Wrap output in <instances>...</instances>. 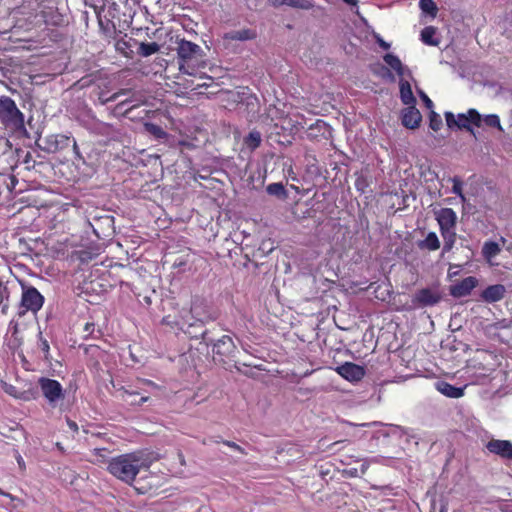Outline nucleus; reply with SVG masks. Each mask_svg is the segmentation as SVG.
<instances>
[{
  "mask_svg": "<svg viewBox=\"0 0 512 512\" xmlns=\"http://www.w3.org/2000/svg\"><path fill=\"white\" fill-rule=\"evenodd\" d=\"M89 129L95 134L103 135V136H107V137L112 136V134L114 132L112 125L102 122V121H93V123L91 124Z\"/></svg>",
  "mask_w": 512,
  "mask_h": 512,
  "instance_id": "obj_25",
  "label": "nucleus"
},
{
  "mask_svg": "<svg viewBox=\"0 0 512 512\" xmlns=\"http://www.w3.org/2000/svg\"><path fill=\"white\" fill-rule=\"evenodd\" d=\"M381 69H382V70H385V72H386L387 74H389V75H390L389 70H388V69H386L384 66H382V67H381Z\"/></svg>",
  "mask_w": 512,
  "mask_h": 512,
  "instance_id": "obj_53",
  "label": "nucleus"
},
{
  "mask_svg": "<svg viewBox=\"0 0 512 512\" xmlns=\"http://www.w3.org/2000/svg\"><path fill=\"white\" fill-rule=\"evenodd\" d=\"M21 286L22 294L18 315L22 317L27 311L37 313L43 307L44 296L33 286L23 283Z\"/></svg>",
  "mask_w": 512,
  "mask_h": 512,
  "instance_id": "obj_3",
  "label": "nucleus"
},
{
  "mask_svg": "<svg viewBox=\"0 0 512 512\" xmlns=\"http://www.w3.org/2000/svg\"><path fill=\"white\" fill-rule=\"evenodd\" d=\"M36 17H40L47 25L57 26L63 21L62 15L58 12L57 8L53 5H43L37 12Z\"/></svg>",
  "mask_w": 512,
  "mask_h": 512,
  "instance_id": "obj_13",
  "label": "nucleus"
},
{
  "mask_svg": "<svg viewBox=\"0 0 512 512\" xmlns=\"http://www.w3.org/2000/svg\"><path fill=\"white\" fill-rule=\"evenodd\" d=\"M419 7L423 13L428 14L432 18L436 17L438 8L433 0H420Z\"/></svg>",
  "mask_w": 512,
  "mask_h": 512,
  "instance_id": "obj_29",
  "label": "nucleus"
},
{
  "mask_svg": "<svg viewBox=\"0 0 512 512\" xmlns=\"http://www.w3.org/2000/svg\"><path fill=\"white\" fill-rule=\"evenodd\" d=\"M190 313L192 314V317L195 318L197 321H200L201 323H205V322H208V321H212V320H215L216 317L215 316H211V315H208V316H205L203 318H199L197 317V313H196V308L195 307H191L190 309Z\"/></svg>",
  "mask_w": 512,
  "mask_h": 512,
  "instance_id": "obj_37",
  "label": "nucleus"
},
{
  "mask_svg": "<svg viewBox=\"0 0 512 512\" xmlns=\"http://www.w3.org/2000/svg\"><path fill=\"white\" fill-rule=\"evenodd\" d=\"M103 452H105V449H95L94 454L97 456H103Z\"/></svg>",
  "mask_w": 512,
  "mask_h": 512,
  "instance_id": "obj_49",
  "label": "nucleus"
},
{
  "mask_svg": "<svg viewBox=\"0 0 512 512\" xmlns=\"http://www.w3.org/2000/svg\"><path fill=\"white\" fill-rule=\"evenodd\" d=\"M385 63L392 68L398 76L403 77L406 72L410 74V71L402 64L398 56L393 53H387L383 57Z\"/></svg>",
  "mask_w": 512,
  "mask_h": 512,
  "instance_id": "obj_20",
  "label": "nucleus"
},
{
  "mask_svg": "<svg viewBox=\"0 0 512 512\" xmlns=\"http://www.w3.org/2000/svg\"><path fill=\"white\" fill-rule=\"evenodd\" d=\"M436 28L433 26H427L421 31V41L429 46H438L440 41L435 38Z\"/></svg>",
  "mask_w": 512,
  "mask_h": 512,
  "instance_id": "obj_24",
  "label": "nucleus"
},
{
  "mask_svg": "<svg viewBox=\"0 0 512 512\" xmlns=\"http://www.w3.org/2000/svg\"><path fill=\"white\" fill-rule=\"evenodd\" d=\"M429 127L434 130L438 131L442 127V119L439 114L432 111L429 117Z\"/></svg>",
  "mask_w": 512,
  "mask_h": 512,
  "instance_id": "obj_34",
  "label": "nucleus"
},
{
  "mask_svg": "<svg viewBox=\"0 0 512 512\" xmlns=\"http://www.w3.org/2000/svg\"><path fill=\"white\" fill-rule=\"evenodd\" d=\"M266 191L269 195H274L279 198L286 197V190L282 183H271L267 186Z\"/></svg>",
  "mask_w": 512,
  "mask_h": 512,
  "instance_id": "obj_31",
  "label": "nucleus"
},
{
  "mask_svg": "<svg viewBox=\"0 0 512 512\" xmlns=\"http://www.w3.org/2000/svg\"><path fill=\"white\" fill-rule=\"evenodd\" d=\"M451 181L453 182L452 193L457 195L461 199V202L464 204L466 202V197L463 194L462 181L458 177L451 178Z\"/></svg>",
  "mask_w": 512,
  "mask_h": 512,
  "instance_id": "obj_32",
  "label": "nucleus"
},
{
  "mask_svg": "<svg viewBox=\"0 0 512 512\" xmlns=\"http://www.w3.org/2000/svg\"><path fill=\"white\" fill-rule=\"evenodd\" d=\"M486 448L493 454L512 460V442L508 440L492 439L487 443Z\"/></svg>",
  "mask_w": 512,
  "mask_h": 512,
  "instance_id": "obj_12",
  "label": "nucleus"
},
{
  "mask_svg": "<svg viewBox=\"0 0 512 512\" xmlns=\"http://www.w3.org/2000/svg\"><path fill=\"white\" fill-rule=\"evenodd\" d=\"M262 142L261 133L257 130H252L249 134L244 138V145L250 150H256Z\"/></svg>",
  "mask_w": 512,
  "mask_h": 512,
  "instance_id": "obj_26",
  "label": "nucleus"
},
{
  "mask_svg": "<svg viewBox=\"0 0 512 512\" xmlns=\"http://www.w3.org/2000/svg\"><path fill=\"white\" fill-rule=\"evenodd\" d=\"M148 400V397H142L139 401V404H142Z\"/></svg>",
  "mask_w": 512,
  "mask_h": 512,
  "instance_id": "obj_52",
  "label": "nucleus"
},
{
  "mask_svg": "<svg viewBox=\"0 0 512 512\" xmlns=\"http://www.w3.org/2000/svg\"><path fill=\"white\" fill-rule=\"evenodd\" d=\"M419 95H420L421 99L423 100V102L425 103L426 107L429 109H432L433 108L432 100L423 91H419Z\"/></svg>",
  "mask_w": 512,
  "mask_h": 512,
  "instance_id": "obj_40",
  "label": "nucleus"
},
{
  "mask_svg": "<svg viewBox=\"0 0 512 512\" xmlns=\"http://www.w3.org/2000/svg\"><path fill=\"white\" fill-rule=\"evenodd\" d=\"M441 236L444 239L443 253L449 252L456 242L455 230L442 231Z\"/></svg>",
  "mask_w": 512,
  "mask_h": 512,
  "instance_id": "obj_28",
  "label": "nucleus"
},
{
  "mask_svg": "<svg viewBox=\"0 0 512 512\" xmlns=\"http://www.w3.org/2000/svg\"><path fill=\"white\" fill-rule=\"evenodd\" d=\"M422 116L415 105H409L402 111V124L406 128L415 129L419 126Z\"/></svg>",
  "mask_w": 512,
  "mask_h": 512,
  "instance_id": "obj_14",
  "label": "nucleus"
},
{
  "mask_svg": "<svg viewBox=\"0 0 512 512\" xmlns=\"http://www.w3.org/2000/svg\"><path fill=\"white\" fill-rule=\"evenodd\" d=\"M343 1L352 6H357V4H358V0H343Z\"/></svg>",
  "mask_w": 512,
  "mask_h": 512,
  "instance_id": "obj_48",
  "label": "nucleus"
},
{
  "mask_svg": "<svg viewBox=\"0 0 512 512\" xmlns=\"http://www.w3.org/2000/svg\"><path fill=\"white\" fill-rule=\"evenodd\" d=\"M400 86V98L403 104L415 105L416 99L413 95L411 85L408 81L401 79L399 82Z\"/></svg>",
  "mask_w": 512,
  "mask_h": 512,
  "instance_id": "obj_21",
  "label": "nucleus"
},
{
  "mask_svg": "<svg viewBox=\"0 0 512 512\" xmlns=\"http://www.w3.org/2000/svg\"><path fill=\"white\" fill-rule=\"evenodd\" d=\"M257 37V33L253 29H242L225 33L224 39L231 41H248Z\"/></svg>",
  "mask_w": 512,
  "mask_h": 512,
  "instance_id": "obj_19",
  "label": "nucleus"
},
{
  "mask_svg": "<svg viewBox=\"0 0 512 512\" xmlns=\"http://www.w3.org/2000/svg\"><path fill=\"white\" fill-rule=\"evenodd\" d=\"M0 120L5 125L20 127L24 124V115L17 108L13 99L8 96L0 97Z\"/></svg>",
  "mask_w": 512,
  "mask_h": 512,
  "instance_id": "obj_4",
  "label": "nucleus"
},
{
  "mask_svg": "<svg viewBox=\"0 0 512 512\" xmlns=\"http://www.w3.org/2000/svg\"><path fill=\"white\" fill-rule=\"evenodd\" d=\"M9 297H10V292H9L8 287L5 285H2L0 283V304H2V306H1L2 314H7V312H8Z\"/></svg>",
  "mask_w": 512,
  "mask_h": 512,
  "instance_id": "obj_30",
  "label": "nucleus"
},
{
  "mask_svg": "<svg viewBox=\"0 0 512 512\" xmlns=\"http://www.w3.org/2000/svg\"><path fill=\"white\" fill-rule=\"evenodd\" d=\"M506 288L502 284L490 285L481 293V299L487 303H495L505 296Z\"/></svg>",
  "mask_w": 512,
  "mask_h": 512,
  "instance_id": "obj_15",
  "label": "nucleus"
},
{
  "mask_svg": "<svg viewBox=\"0 0 512 512\" xmlns=\"http://www.w3.org/2000/svg\"><path fill=\"white\" fill-rule=\"evenodd\" d=\"M441 300V295L431 288H423L417 291L412 302L421 307L433 306Z\"/></svg>",
  "mask_w": 512,
  "mask_h": 512,
  "instance_id": "obj_9",
  "label": "nucleus"
},
{
  "mask_svg": "<svg viewBox=\"0 0 512 512\" xmlns=\"http://www.w3.org/2000/svg\"><path fill=\"white\" fill-rule=\"evenodd\" d=\"M160 50V45L156 42L145 43L141 42L138 49V54L142 57H148L157 53Z\"/></svg>",
  "mask_w": 512,
  "mask_h": 512,
  "instance_id": "obj_27",
  "label": "nucleus"
},
{
  "mask_svg": "<svg viewBox=\"0 0 512 512\" xmlns=\"http://www.w3.org/2000/svg\"><path fill=\"white\" fill-rule=\"evenodd\" d=\"M501 252V247L497 242L486 241L482 246V256L488 262H491Z\"/></svg>",
  "mask_w": 512,
  "mask_h": 512,
  "instance_id": "obj_22",
  "label": "nucleus"
},
{
  "mask_svg": "<svg viewBox=\"0 0 512 512\" xmlns=\"http://www.w3.org/2000/svg\"><path fill=\"white\" fill-rule=\"evenodd\" d=\"M376 38V42L378 43V45L385 49V50H388L390 48V44L387 43L380 35H376L375 36Z\"/></svg>",
  "mask_w": 512,
  "mask_h": 512,
  "instance_id": "obj_42",
  "label": "nucleus"
},
{
  "mask_svg": "<svg viewBox=\"0 0 512 512\" xmlns=\"http://www.w3.org/2000/svg\"><path fill=\"white\" fill-rule=\"evenodd\" d=\"M127 93V90L126 89H122L116 93H114L107 101H115L119 98V96L121 95H126Z\"/></svg>",
  "mask_w": 512,
  "mask_h": 512,
  "instance_id": "obj_45",
  "label": "nucleus"
},
{
  "mask_svg": "<svg viewBox=\"0 0 512 512\" xmlns=\"http://www.w3.org/2000/svg\"><path fill=\"white\" fill-rule=\"evenodd\" d=\"M147 463L140 452L126 453L111 458L107 463L108 472L115 478L131 484L142 468H148Z\"/></svg>",
  "mask_w": 512,
  "mask_h": 512,
  "instance_id": "obj_1",
  "label": "nucleus"
},
{
  "mask_svg": "<svg viewBox=\"0 0 512 512\" xmlns=\"http://www.w3.org/2000/svg\"><path fill=\"white\" fill-rule=\"evenodd\" d=\"M72 137L64 134L50 135L46 139L49 151L56 152L68 147Z\"/></svg>",
  "mask_w": 512,
  "mask_h": 512,
  "instance_id": "obj_17",
  "label": "nucleus"
},
{
  "mask_svg": "<svg viewBox=\"0 0 512 512\" xmlns=\"http://www.w3.org/2000/svg\"><path fill=\"white\" fill-rule=\"evenodd\" d=\"M327 127V123L323 120L318 119L314 124H312L309 128L310 129H318L321 131L322 129H325Z\"/></svg>",
  "mask_w": 512,
  "mask_h": 512,
  "instance_id": "obj_41",
  "label": "nucleus"
},
{
  "mask_svg": "<svg viewBox=\"0 0 512 512\" xmlns=\"http://www.w3.org/2000/svg\"><path fill=\"white\" fill-rule=\"evenodd\" d=\"M37 346L43 352L44 358L46 360H48L49 359V353H50V346H49L48 340L43 337L41 331H39V333H38V343H37Z\"/></svg>",
  "mask_w": 512,
  "mask_h": 512,
  "instance_id": "obj_33",
  "label": "nucleus"
},
{
  "mask_svg": "<svg viewBox=\"0 0 512 512\" xmlns=\"http://www.w3.org/2000/svg\"><path fill=\"white\" fill-rule=\"evenodd\" d=\"M446 124L450 129H466L472 131L471 124L480 126L482 117L475 109H469L467 113H460L457 117L452 112L445 113Z\"/></svg>",
  "mask_w": 512,
  "mask_h": 512,
  "instance_id": "obj_5",
  "label": "nucleus"
},
{
  "mask_svg": "<svg viewBox=\"0 0 512 512\" xmlns=\"http://www.w3.org/2000/svg\"><path fill=\"white\" fill-rule=\"evenodd\" d=\"M41 392L51 406H55L59 400L64 398V391L59 381L41 377L38 380Z\"/></svg>",
  "mask_w": 512,
  "mask_h": 512,
  "instance_id": "obj_6",
  "label": "nucleus"
},
{
  "mask_svg": "<svg viewBox=\"0 0 512 512\" xmlns=\"http://www.w3.org/2000/svg\"><path fill=\"white\" fill-rule=\"evenodd\" d=\"M223 444L234 449L235 451H238L239 453L241 454H246V451L244 450V448H242L241 446H239L238 444H236L235 442H232V441H223Z\"/></svg>",
  "mask_w": 512,
  "mask_h": 512,
  "instance_id": "obj_39",
  "label": "nucleus"
},
{
  "mask_svg": "<svg viewBox=\"0 0 512 512\" xmlns=\"http://www.w3.org/2000/svg\"><path fill=\"white\" fill-rule=\"evenodd\" d=\"M435 386L441 394L454 399L462 397L466 388V386L457 387L445 381H438Z\"/></svg>",
  "mask_w": 512,
  "mask_h": 512,
  "instance_id": "obj_16",
  "label": "nucleus"
},
{
  "mask_svg": "<svg viewBox=\"0 0 512 512\" xmlns=\"http://www.w3.org/2000/svg\"><path fill=\"white\" fill-rule=\"evenodd\" d=\"M146 128L151 134H153L157 138H163L164 136H166L165 131L158 125L146 124Z\"/></svg>",
  "mask_w": 512,
  "mask_h": 512,
  "instance_id": "obj_36",
  "label": "nucleus"
},
{
  "mask_svg": "<svg viewBox=\"0 0 512 512\" xmlns=\"http://www.w3.org/2000/svg\"><path fill=\"white\" fill-rule=\"evenodd\" d=\"M176 52L181 73L194 75L198 69L205 67L203 49L196 43L181 39L177 42Z\"/></svg>",
  "mask_w": 512,
  "mask_h": 512,
  "instance_id": "obj_2",
  "label": "nucleus"
},
{
  "mask_svg": "<svg viewBox=\"0 0 512 512\" xmlns=\"http://www.w3.org/2000/svg\"><path fill=\"white\" fill-rule=\"evenodd\" d=\"M15 458H16L17 464L19 466V469L21 471H24L26 469V465H25V461L22 458V456L18 452H16Z\"/></svg>",
  "mask_w": 512,
  "mask_h": 512,
  "instance_id": "obj_43",
  "label": "nucleus"
},
{
  "mask_svg": "<svg viewBox=\"0 0 512 512\" xmlns=\"http://www.w3.org/2000/svg\"><path fill=\"white\" fill-rule=\"evenodd\" d=\"M483 122L485 123V125L489 126V127H497L498 129H502L501 127V124H500V119L497 115L495 114H490V115H487L484 119H483Z\"/></svg>",
  "mask_w": 512,
  "mask_h": 512,
  "instance_id": "obj_35",
  "label": "nucleus"
},
{
  "mask_svg": "<svg viewBox=\"0 0 512 512\" xmlns=\"http://www.w3.org/2000/svg\"><path fill=\"white\" fill-rule=\"evenodd\" d=\"M115 47L117 51L125 53V51L130 48V45L127 41L121 39L116 42Z\"/></svg>",
  "mask_w": 512,
  "mask_h": 512,
  "instance_id": "obj_38",
  "label": "nucleus"
},
{
  "mask_svg": "<svg viewBox=\"0 0 512 512\" xmlns=\"http://www.w3.org/2000/svg\"><path fill=\"white\" fill-rule=\"evenodd\" d=\"M478 285L476 277L469 276L450 286V295L454 298H462L470 295L471 291Z\"/></svg>",
  "mask_w": 512,
  "mask_h": 512,
  "instance_id": "obj_11",
  "label": "nucleus"
},
{
  "mask_svg": "<svg viewBox=\"0 0 512 512\" xmlns=\"http://www.w3.org/2000/svg\"><path fill=\"white\" fill-rule=\"evenodd\" d=\"M337 373L351 382L360 381L365 375V369L352 362H345L336 368Z\"/></svg>",
  "mask_w": 512,
  "mask_h": 512,
  "instance_id": "obj_10",
  "label": "nucleus"
},
{
  "mask_svg": "<svg viewBox=\"0 0 512 512\" xmlns=\"http://www.w3.org/2000/svg\"><path fill=\"white\" fill-rule=\"evenodd\" d=\"M56 447H57L61 452H63V451H64V448H63V446L61 445V443H59V442H58V443H56Z\"/></svg>",
  "mask_w": 512,
  "mask_h": 512,
  "instance_id": "obj_50",
  "label": "nucleus"
},
{
  "mask_svg": "<svg viewBox=\"0 0 512 512\" xmlns=\"http://www.w3.org/2000/svg\"><path fill=\"white\" fill-rule=\"evenodd\" d=\"M94 323H86L85 324V327H84V331L87 332L88 334H91L93 331H94Z\"/></svg>",
  "mask_w": 512,
  "mask_h": 512,
  "instance_id": "obj_47",
  "label": "nucleus"
},
{
  "mask_svg": "<svg viewBox=\"0 0 512 512\" xmlns=\"http://www.w3.org/2000/svg\"><path fill=\"white\" fill-rule=\"evenodd\" d=\"M420 249L435 251L440 248V241L435 232H429L424 240L418 242Z\"/></svg>",
  "mask_w": 512,
  "mask_h": 512,
  "instance_id": "obj_23",
  "label": "nucleus"
},
{
  "mask_svg": "<svg viewBox=\"0 0 512 512\" xmlns=\"http://www.w3.org/2000/svg\"><path fill=\"white\" fill-rule=\"evenodd\" d=\"M71 143H72V146H73V152H74L75 156L77 158H79V159H82V156H81L78 144H77V142H76V140L74 138H72Z\"/></svg>",
  "mask_w": 512,
  "mask_h": 512,
  "instance_id": "obj_44",
  "label": "nucleus"
},
{
  "mask_svg": "<svg viewBox=\"0 0 512 512\" xmlns=\"http://www.w3.org/2000/svg\"><path fill=\"white\" fill-rule=\"evenodd\" d=\"M208 331L205 330L201 337L204 341H206L207 345H213V353L220 356H231L236 349V346L232 340V338L228 335L222 336L216 342H212L207 337Z\"/></svg>",
  "mask_w": 512,
  "mask_h": 512,
  "instance_id": "obj_7",
  "label": "nucleus"
},
{
  "mask_svg": "<svg viewBox=\"0 0 512 512\" xmlns=\"http://www.w3.org/2000/svg\"><path fill=\"white\" fill-rule=\"evenodd\" d=\"M0 495H4V496H7V497H11V495L9 493H6L4 492L3 490L0 489Z\"/></svg>",
  "mask_w": 512,
  "mask_h": 512,
  "instance_id": "obj_51",
  "label": "nucleus"
},
{
  "mask_svg": "<svg viewBox=\"0 0 512 512\" xmlns=\"http://www.w3.org/2000/svg\"><path fill=\"white\" fill-rule=\"evenodd\" d=\"M66 422H67V425L68 427L73 431V432H78V425L76 422L72 421L71 419L67 418L66 419Z\"/></svg>",
  "mask_w": 512,
  "mask_h": 512,
  "instance_id": "obj_46",
  "label": "nucleus"
},
{
  "mask_svg": "<svg viewBox=\"0 0 512 512\" xmlns=\"http://www.w3.org/2000/svg\"><path fill=\"white\" fill-rule=\"evenodd\" d=\"M435 218L439 224L440 232L455 230L457 214L452 208H441L435 211Z\"/></svg>",
  "mask_w": 512,
  "mask_h": 512,
  "instance_id": "obj_8",
  "label": "nucleus"
},
{
  "mask_svg": "<svg viewBox=\"0 0 512 512\" xmlns=\"http://www.w3.org/2000/svg\"><path fill=\"white\" fill-rule=\"evenodd\" d=\"M268 3L273 7L289 6L301 10H309L313 8V2L311 0H267Z\"/></svg>",
  "mask_w": 512,
  "mask_h": 512,
  "instance_id": "obj_18",
  "label": "nucleus"
}]
</instances>
